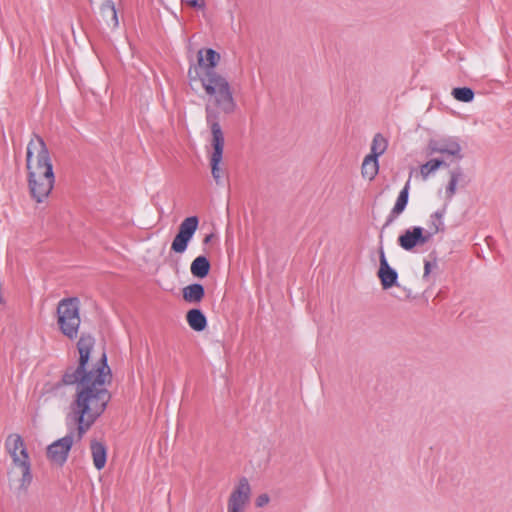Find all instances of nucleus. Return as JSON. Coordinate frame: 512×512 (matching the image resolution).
I'll return each instance as SVG.
<instances>
[{
    "mask_svg": "<svg viewBox=\"0 0 512 512\" xmlns=\"http://www.w3.org/2000/svg\"><path fill=\"white\" fill-rule=\"evenodd\" d=\"M95 338L90 333H81L76 347L79 353L77 365H68L55 388L75 387V394L70 403V412L66 422L76 427L77 441H81L86 432L106 411L112 395L107 385L112 381V370L108 364L107 354L90 367Z\"/></svg>",
    "mask_w": 512,
    "mask_h": 512,
    "instance_id": "obj_1",
    "label": "nucleus"
},
{
    "mask_svg": "<svg viewBox=\"0 0 512 512\" xmlns=\"http://www.w3.org/2000/svg\"><path fill=\"white\" fill-rule=\"evenodd\" d=\"M221 55L213 48H201L197 52V66L204 71L201 84L206 94L214 99L224 114L230 115L237 109V103L227 78L216 71Z\"/></svg>",
    "mask_w": 512,
    "mask_h": 512,
    "instance_id": "obj_2",
    "label": "nucleus"
},
{
    "mask_svg": "<svg viewBox=\"0 0 512 512\" xmlns=\"http://www.w3.org/2000/svg\"><path fill=\"white\" fill-rule=\"evenodd\" d=\"M5 448L12 458V467L9 471L10 489L17 499H27L32 482L28 449L22 437L16 433L8 435Z\"/></svg>",
    "mask_w": 512,
    "mask_h": 512,
    "instance_id": "obj_3",
    "label": "nucleus"
},
{
    "mask_svg": "<svg viewBox=\"0 0 512 512\" xmlns=\"http://www.w3.org/2000/svg\"><path fill=\"white\" fill-rule=\"evenodd\" d=\"M34 140L40 145V150L37 153V169L38 171L43 170L38 179L34 177V200L37 203H41L50 195L54 187L55 174L49 150L44 139L34 133ZM34 176L36 175L34 174Z\"/></svg>",
    "mask_w": 512,
    "mask_h": 512,
    "instance_id": "obj_4",
    "label": "nucleus"
},
{
    "mask_svg": "<svg viewBox=\"0 0 512 512\" xmlns=\"http://www.w3.org/2000/svg\"><path fill=\"white\" fill-rule=\"evenodd\" d=\"M57 315L61 333L70 340L77 338L81 324L79 298L67 297L60 300Z\"/></svg>",
    "mask_w": 512,
    "mask_h": 512,
    "instance_id": "obj_5",
    "label": "nucleus"
},
{
    "mask_svg": "<svg viewBox=\"0 0 512 512\" xmlns=\"http://www.w3.org/2000/svg\"><path fill=\"white\" fill-rule=\"evenodd\" d=\"M68 433L47 446V457L58 466L62 467L69 456L74 443V437H77L76 427L66 422Z\"/></svg>",
    "mask_w": 512,
    "mask_h": 512,
    "instance_id": "obj_6",
    "label": "nucleus"
},
{
    "mask_svg": "<svg viewBox=\"0 0 512 512\" xmlns=\"http://www.w3.org/2000/svg\"><path fill=\"white\" fill-rule=\"evenodd\" d=\"M199 217L191 215L186 217L179 225L178 231L174 236L170 250L176 254H183L186 252L190 242L192 241L198 227Z\"/></svg>",
    "mask_w": 512,
    "mask_h": 512,
    "instance_id": "obj_7",
    "label": "nucleus"
},
{
    "mask_svg": "<svg viewBox=\"0 0 512 512\" xmlns=\"http://www.w3.org/2000/svg\"><path fill=\"white\" fill-rule=\"evenodd\" d=\"M433 237V233H429L422 226H411L405 229L397 238V244L405 251L411 252L416 247H420L428 243Z\"/></svg>",
    "mask_w": 512,
    "mask_h": 512,
    "instance_id": "obj_8",
    "label": "nucleus"
},
{
    "mask_svg": "<svg viewBox=\"0 0 512 512\" xmlns=\"http://www.w3.org/2000/svg\"><path fill=\"white\" fill-rule=\"evenodd\" d=\"M382 234L380 235V246H379V268L377 271V277L379 278L380 284L384 290H388L392 287H400L398 278V272L395 268H393L386 257Z\"/></svg>",
    "mask_w": 512,
    "mask_h": 512,
    "instance_id": "obj_9",
    "label": "nucleus"
},
{
    "mask_svg": "<svg viewBox=\"0 0 512 512\" xmlns=\"http://www.w3.org/2000/svg\"><path fill=\"white\" fill-rule=\"evenodd\" d=\"M425 153L426 156L440 153L454 156L458 160L463 158V155L461 154V145L456 137H443L439 139L431 138L428 141Z\"/></svg>",
    "mask_w": 512,
    "mask_h": 512,
    "instance_id": "obj_10",
    "label": "nucleus"
},
{
    "mask_svg": "<svg viewBox=\"0 0 512 512\" xmlns=\"http://www.w3.org/2000/svg\"><path fill=\"white\" fill-rule=\"evenodd\" d=\"M251 488L246 477H241L228 501V512H242L250 498Z\"/></svg>",
    "mask_w": 512,
    "mask_h": 512,
    "instance_id": "obj_11",
    "label": "nucleus"
},
{
    "mask_svg": "<svg viewBox=\"0 0 512 512\" xmlns=\"http://www.w3.org/2000/svg\"><path fill=\"white\" fill-rule=\"evenodd\" d=\"M214 102V99L211 98ZM224 113L219 107L214 104L211 106L210 104H206L205 106V114H206V123L211 131V144H225L224 133L222 131L220 125V113Z\"/></svg>",
    "mask_w": 512,
    "mask_h": 512,
    "instance_id": "obj_12",
    "label": "nucleus"
},
{
    "mask_svg": "<svg viewBox=\"0 0 512 512\" xmlns=\"http://www.w3.org/2000/svg\"><path fill=\"white\" fill-rule=\"evenodd\" d=\"M411 176H409L404 187L400 190L396 202L389 212L386 221L382 227V231L389 227L406 209L409 203Z\"/></svg>",
    "mask_w": 512,
    "mask_h": 512,
    "instance_id": "obj_13",
    "label": "nucleus"
},
{
    "mask_svg": "<svg viewBox=\"0 0 512 512\" xmlns=\"http://www.w3.org/2000/svg\"><path fill=\"white\" fill-rule=\"evenodd\" d=\"M212 153L210 155L211 174L217 185L223 184V169L221 163L223 160L224 144H211Z\"/></svg>",
    "mask_w": 512,
    "mask_h": 512,
    "instance_id": "obj_14",
    "label": "nucleus"
},
{
    "mask_svg": "<svg viewBox=\"0 0 512 512\" xmlns=\"http://www.w3.org/2000/svg\"><path fill=\"white\" fill-rule=\"evenodd\" d=\"M90 449L94 467L101 471L107 463L108 448L104 442L93 439L90 442Z\"/></svg>",
    "mask_w": 512,
    "mask_h": 512,
    "instance_id": "obj_15",
    "label": "nucleus"
},
{
    "mask_svg": "<svg viewBox=\"0 0 512 512\" xmlns=\"http://www.w3.org/2000/svg\"><path fill=\"white\" fill-rule=\"evenodd\" d=\"M186 321L195 332H203L208 326L205 313L200 308H191L186 313Z\"/></svg>",
    "mask_w": 512,
    "mask_h": 512,
    "instance_id": "obj_16",
    "label": "nucleus"
},
{
    "mask_svg": "<svg viewBox=\"0 0 512 512\" xmlns=\"http://www.w3.org/2000/svg\"><path fill=\"white\" fill-rule=\"evenodd\" d=\"M182 297L187 303L198 304L205 297V287L199 282L191 283L182 289Z\"/></svg>",
    "mask_w": 512,
    "mask_h": 512,
    "instance_id": "obj_17",
    "label": "nucleus"
},
{
    "mask_svg": "<svg viewBox=\"0 0 512 512\" xmlns=\"http://www.w3.org/2000/svg\"><path fill=\"white\" fill-rule=\"evenodd\" d=\"M211 270V262L207 255L202 254L197 256L190 265V272L193 277L197 279L206 278Z\"/></svg>",
    "mask_w": 512,
    "mask_h": 512,
    "instance_id": "obj_18",
    "label": "nucleus"
},
{
    "mask_svg": "<svg viewBox=\"0 0 512 512\" xmlns=\"http://www.w3.org/2000/svg\"><path fill=\"white\" fill-rule=\"evenodd\" d=\"M100 12L109 27L117 28L119 26L118 12L113 0H105L101 4Z\"/></svg>",
    "mask_w": 512,
    "mask_h": 512,
    "instance_id": "obj_19",
    "label": "nucleus"
},
{
    "mask_svg": "<svg viewBox=\"0 0 512 512\" xmlns=\"http://www.w3.org/2000/svg\"><path fill=\"white\" fill-rule=\"evenodd\" d=\"M447 206L444 205L442 208L436 210L431 214L429 220V233H433V236L439 232H444L445 224H444V216L446 214Z\"/></svg>",
    "mask_w": 512,
    "mask_h": 512,
    "instance_id": "obj_20",
    "label": "nucleus"
},
{
    "mask_svg": "<svg viewBox=\"0 0 512 512\" xmlns=\"http://www.w3.org/2000/svg\"><path fill=\"white\" fill-rule=\"evenodd\" d=\"M379 172V160L369 155L364 157L361 167L362 176L370 181L374 180Z\"/></svg>",
    "mask_w": 512,
    "mask_h": 512,
    "instance_id": "obj_21",
    "label": "nucleus"
},
{
    "mask_svg": "<svg viewBox=\"0 0 512 512\" xmlns=\"http://www.w3.org/2000/svg\"><path fill=\"white\" fill-rule=\"evenodd\" d=\"M387 147V139L381 133H376L373 137L370 153L368 155L378 159L381 155L385 153Z\"/></svg>",
    "mask_w": 512,
    "mask_h": 512,
    "instance_id": "obj_22",
    "label": "nucleus"
},
{
    "mask_svg": "<svg viewBox=\"0 0 512 512\" xmlns=\"http://www.w3.org/2000/svg\"><path fill=\"white\" fill-rule=\"evenodd\" d=\"M442 166H448L443 158H433L420 166V173L423 179H427L430 174L436 172Z\"/></svg>",
    "mask_w": 512,
    "mask_h": 512,
    "instance_id": "obj_23",
    "label": "nucleus"
},
{
    "mask_svg": "<svg viewBox=\"0 0 512 512\" xmlns=\"http://www.w3.org/2000/svg\"><path fill=\"white\" fill-rule=\"evenodd\" d=\"M451 95L454 99L463 103H470L474 100L475 92L471 87L460 86L452 89Z\"/></svg>",
    "mask_w": 512,
    "mask_h": 512,
    "instance_id": "obj_24",
    "label": "nucleus"
},
{
    "mask_svg": "<svg viewBox=\"0 0 512 512\" xmlns=\"http://www.w3.org/2000/svg\"><path fill=\"white\" fill-rule=\"evenodd\" d=\"M461 177H463V170L461 167H457L450 172V180L446 186V196L448 199H452L455 195L457 184Z\"/></svg>",
    "mask_w": 512,
    "mask_h": 512,
    "instance_id": "obj_25",
    "label": "nucleus"
},
{
    "mask_svg": "<svg viewBox=\"0 0 512 512\" xmlns=\"http://www.w3.org/2000/svg\"><path fill=\"white\" fill-rule=\"evenodd\" d=\"M199 67L197 65H194V67L190 66L188 71V79L190 82L200 80L203 78V75L199 73Z\"/></svg>",
    "mask_w": 512,
    "mask_h": 512,
    "instance_id": "obj_26",
    "label": "nucleus"
},
{
    "mask_svg": "<svg viewBox=\"0 0 512 512\" xmlns=\"http://www.w3.org/2000/svg\"><path fill=\"white\" fill-rule=\"evenodd\" d=\"M435 266H436V260H434L433 262H431L429 260L424 261V273H423L424 280L428 279V277L432 271V268Z\"/></svg>",
    "mask_w": 512,
    "mask_h": 512,
    "instance_id": "obj_27",
    "label": "nucleus"
},
{
    "mask_svg": "<svg viewBox=\"0 0 512 512\" xmlns=\"http://www.w3.org/2000/svg\"><path fill=\"white\" fill-rule=\"evenodd\" d=\"M182 3L195 9H204L206 6L204 0H182Z\"/></svg>",
    "mask_w": 512,
    "mask_h": 512,
    "instance_id": "obj_28",
    "label": "nucleus"
},
{
    "mask_svg": "<svg viewBox=\"0 0 512 512\" xmlns=\"http://www.w3.org/2000/svg\"><path fill=\"white\" fill-rule=\"evenodd\" d=\"M269 500H270V497L268 494L266 493H263V494H260L257 498H256V501H255V504L257 507H263L265 506L266 504L269 503Z\"/></svg>",
    "mask_w": 512,
    "mask_h": 512,
    "instance_id": "obj_29",
    "label": "nucleus"
},
{
    "mask_svg": "<svg viewBox=\"0 0 512 512\" xmlns=\"http://www.w3.org/2000/svg\"><path fill=\"white\" fill-rule=\"evenodd\" d=\"M31 157H32V148H31V143H29L27 145V168H28V170L31 167L30 166Z\"/></svg>",
    "mask_w": 512,
    "mask_h": 512,
    "instance_id": "obj_30",
    "label": "nucleus"
},
{
    "mask_svg": "<svg viewBox=\"0 0 512 512\" xmlns=\"http://www.w3.org/2000/svg\"><path fill=\"white\" fill-rule=\"evenodd\" d=\"M213 237H214V234H213V233L206 234V235L204 236V239H203V245H207V244H209V243L212 241Z\"/></svg>",
    "mask_w": 512,
    "mask_h": 512,
    "instance_id": "obj_31",
    "label": "nucleus"
},
{
    "mask_svg": "<svg viewBox=\"0 0 512 512\" xmlns=\"http://www.w3.org/2000/svg\"><path fill=\"white\" fill-rule=\"evenodd\" d=\"M27 182H28V186H29L30 190L32 191V172L28 173Z\"/></svg>",
    "mask_w": 512,
    "mask_h": 512,
    "instance_id": "obj_32",
    "label": "nucleus"
}]
</instances>
